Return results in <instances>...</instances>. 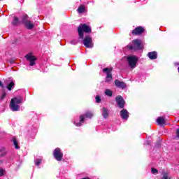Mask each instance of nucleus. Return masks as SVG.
I'll return each mask as SVG.
<instances>
[{"mask_svg":"<svg viewBox=\"0 0 179 179\" xmlns=\"http://www.w3.org/2000/svg\"><path fill=\"white\" fill-rule=\"evenodd\" d=\"M78 31L80 39H84V33H91L92 28L87 24H80L78 28Z\"/></svg>","mask_w":179,"mask_h":179,"instance_id":"nucleus-1","label":"nucleus"},{"mask_svg":"<svg viewBox=\"0 0 179 179\" xmlns=\"http://www.w3.org/2000/svg\"><path fill=\"white\" fill-rule=\"evenodd\" d=\"M29 17L27 14H23L21 17V23L25 26L28 30H31L34 27V24L29 20Z\"/></svg>","mask_w":179,"mask_h":179,"instance_id":"nucleus-2","label":"nucleus"},{"mask_svg":"<svg viewBox=\"0 0 179 179\" xmlns=\"http://www.w3.org/2000/svg\"><path fill=\"white\" fill-rule=\"evenodd\" d=\"M22 98H13L10 101V108L12 111H18L20 108V106L18 104L22 103Z\"/></svg>","mask_w":179,"mask_h":179,"instance_id":"nucleus-3","label":"nucleus"},{"mask_svg":"<svg viewBox=\"0 0 179 179\" xmlns=\"http://www.w3.org/2000/svg\"><path fill=\"white\" fill-rule=\"evenodd\" d=\"M132 45H128L127 48L130 50H141L142 49V41L140 39H134Z\"/></svg>","mask_w":179,"mask_h":179,"instance_id":"nucleus-4","label":"nucleus"},{"mask_svg":"<svg viewBox=\"0 0 179 179\" xmlns=\"http://www.w3.org/2000/svg\"><path fill=\"white\" fill-rule=\"evenodd\" d=\"M127 60L129 66H130V68L131 69H135L136 66V64L138 62V58H137L135 55H133L127 57Z\"/></svg>","mask_w":179,"mask_h":179,"instance_id":"nucleus-5","label":"nucleus"},{"mask_svg":"<svg viewBox=\"0 0 179 179\" xmlns=\"http://www.w3.org/2000/svg\"><path fill=\"white\" fill-rule=\"evenodd\" d=\"M53 156L57 162H62L64 154L59 148H56L53 152Z\"/></svg>","mask_w":179,"mask_h":179,"instance_id":"nucleus-6","label":"nucleus"},{"mask_svg":"<svg viewBox=\"0 0 179 179\" xmlns=\"http://www.w3.org/2000/svg\"><path fill=\"white\" fill-rule=\"evenodd\" d=\"M115 101L117 103V106L119 108H124L125 107V101L121 95H118L115 98Z\"/></svg>","mask_w":179,"mask_h":179,"instance_id":"nucleus-7","label":"nucleus"},{"mask_svg":"<svg viewBox=\"0 0 179 179\" xmlns=\"http://www.w3.org/2000/svg\"><path fill=\"white\" fill-rule=\"evenodd\" d=\"M113 69H108V68H105L103 69V72L106 73L107 76H106V79L105 80V82L108 83H110L111 80H113V76H112V72Z\"/></svg>","mask_w":179,"mask_h":179,"instance_id":"nucleus-8","label":"nucleus"},{"mask_svg":"<svg viewBox=\"0 0 179 179\" xmlns=\"http://www.w3.org/2000/svg\"><path fill=\"white\" fill-rule=\"evenodd\" d=\"M83 44L85 47L92 48L94 45L92 43V38L90 36H85L83 39Z\"/></svg>","mask_w":179,"mask_h":179,"instance_id":"nucleus-9","label":"nucleus"},{"mask_svg":"<svg viewBox=\"0 0 179 179\" xmlns=\"http://www.w3.org/2000/svg\"><path fill=\"white\" fill-rule=\"evenodd\" d=\"M145 31V28L141 26L137 27L136 29L132 30L131 34L133 36H141Z\"/></svg>","mask_w":179,"mask_h":179,"instance_id":"nucleus-10","label":"nucleus"},{"mask_svg":"<svg viewBox=\"0 0 179 179\" xmlns=\"http://www.w3.org/2000/svg\"><path fill=\"white\" fill-rule=\"evenodd\" d=\"M115 86L119 89L124 90L127 87V84L124 81H120L118 80H115Z\"/></svg>","mask_w":179,"mask_h":179,"instance_id":"nucleus-11","label":"nucleus"},{"mask_svg":"<svg viewBox=\"0 0 179 179\" xmlns=\"http://www.w3.org/2000/svg\"><path fill=\"white\" fill-rule=\"evenodd\" d=\"M120 116L122 120L127 121L129 117V112L126 109L122 108V110L120 111Z\"/></svg>","mask_w":179,"mask_h":179,"instance_id":"nucleus-12","label":"nucleus"},{"mask_svg":"<svg viewBox=\"0 0 179 179\" xmlns=\"http://www.w3.org/2000/svg\"><path fill=\"white\" fill-rule=\"evenodd\" d=\"M21 21L19 20V18L17 17V16H14L13 17V22H11L12 25L13 27H17L20 24Z\"/></svg>","mask_w":179,"mask_h":179,"instance_id":"nucleus-13","label":"nucleus"},{"mask_svg":"<svg viewBox=\"0 0 179 179\" xmlns=\"http://www.w3.org/2000/svg\"><path fill=\"white\" fill-rule=\"evenodd\" d=\"M157 56H158L157 52L155 51L148 53V57L150 59H157Z\"/></svg>","mask_w":179,"mask_h":179,"instance_id":"nucleus-14","label":"nucleus"},{"mask_svg":"<svg viewBox=\"0 0 179 179\" xmlns=\"http://www.w3.org/2000/svg\"><path fill=\"white\" fill-rule=\"evenodd\" d=\"M108 115H109V114H108V109L106 107H103L102 108V116L103 117V118L105 120H106L108 117Z\"/></svg>","mask_w":179,"mask_h":179,"instance_id":"nucleus-15","label":"nucleus"},{"mask_svg":"<svg viewBox=\"0 0 179 179\" xmlns=\"http://www.w3.org/2000/svg\"><path fill=\"white\" fill-rule=\"evenodd\" d=\"M157 122L158 125L163 126L165 124V120L163 117H158L157 119Z\"/></svg>","mask_w":179,"mask_h":179,"instance_id":"nucleus-16","label":"nucleus"},{"mask_svg":"<svg viewBox=\"0 0 179 179\" xmlns=\"http://www.w3.org/2000/svg\"><path fill=\"white\" fill-rule=\"evenodd\" d=\"M25 58L27 61H36L37 60V58L35 57V56H33V55H27L25 56Z\"/></svg>","mask_w":179,"mask_h":179,"instance_id":"nucleus-17","label":"nucleus"},{"mask_svg":"<svg viewBox=\"0 0 179 179\" xmlns=\"http://www.w3.org/2000/svg\"><path fill=\"white\" fill-rule=\"evenodd\" d=\"M85 121V115H81L80 116V122L78 123H75V125L77 127L81 126L82 123H83Z\"/></svg>","mask_w":179,"mask_h":179,"instance_id":"nucleus-18","label":"nucleus"},{"mask_svg":"<svg viewBox=\"0 0 179 179\" xmlns=\"http://www.w3.org/2000/svg\"><path fill=\"white\" fill-rule=\"evenodd\" d=\"M15 86V83L13 81H11L10 83H8V85L6 86V88L8 89V91H11L12 88Z\"/></svg>","mask_w":179,"mask_h":179,"instance_id":"nucleus-19","label":"nucleus"},{"mask_svg":"<svg viewBox=\"0 0 179 179\" xmlns=\"http://www.w3.org/2000/svg\"><path fill=\"white\" fill-rule=\"evenodd\" d=\"M13 145L16 150H19L20 147L19 146V143L17 142L16 138H13Z\"/></svg>","mask_w":179,"mask_h":179,"instance_id":"nucleus-20","label":"nucleus"},{"mask_svg":"<svg viewBox=\"0 0 179 179\" xmlns=\"http://www.w3.org/2000/svg\"><path fill=\"white\" fill-rule=\"evenodd\" d=\"M79 13H83L85 10V8L83 5H80L78 8Z\"/></svg>","mask_w":179,"mask_h":179,"instance_id":"nucleus-21","label":"nucleus"},{"mask_svg":"<svg viewBox=\"0 0 179 179\" xmlns=\"http://www.w3.org/2000/svg\"><path fill=\"white\" fill-rule=\"evenodd\" d=\"M85 117L91 119L93 117V113L90 111H87V113H85Z\"/></svg>","mask_w":179,"mask_h":179,"instance_id":"nucleus-22","label":"nucleus"},{"mask_svg":"<svg viewBox=\"0 0 179 179\" xmlns=\"http://www.w3.org/2000/svg\"><path fill=\"white\" fill-rule=\"evenodd\" d=\"M105 94L108 96H113V92L110 90H105Z\"/></svg>","mask_w":179,"mask_h":179,"instance_id":"nucleus-23","label":"nucleus"},{"mask_svg":"<svg viewBox=\"0 0 179 179\" xmlns=\"http://www.w3.org/2000/svg\"><path fill=\"white\" fill-rule=\"evenodd\" d=\"M164 176L162 177L161 179H171L169 177V173L167 172H164L163 173Z\"/></svg>","mask_w":179,"mask_h":179,"instance_id":"nucleus-24","label":"nucleus"},{"mask_svg":"<svg viewBox=\"0 0 179 179\" xmlns=\"http://www.w3.org/2000/svg\"><path fill=\"white\" fill-rule=\"evenodd\" d=\"M95 100L96 101L97 103H100L101 101V96L97 95L96 96H95Z\"/></svg>","mask_w":179,"mask_h":179,"instance_id":"nucleus-25","label":"nucleus"},{"mask_svg":"<svg viewBox=\"0 0 179 179\" xmlns=\"http://www.w3.org/2000/svg\"><path fill=\"white\" fill-rule=\"evenodd\" d=\"M151 172L153 174H156L159 173L158 170L155 168H151Z\"/></svg>","mask_w":179,"mask_h":179,"instance_id":"nucleus-26","label":"nucleus"},{"mask_svg":"<svg viewBox=\"0 0 179 179\" xmlns=\"http://www.w3.org/2000/svg\"><path fill=\"white\" fill-rule=\"evenodd\" d=\"M41 164V159H37L35 161V164L36 166H39Z\"/></svg>","mask_w":179,"mask_h":179,"instance_id":"nucleus-27","label":"nucleus"},{"mask_svg":"<svg viewBox=\"0 0 179 179\" xmlns=\"http://www.w3.org/2000/svg\"><path fill=\"white\" fill-rule=\"evenodd\" d=\"M176 139H179V128L178 129H176Z\"/></svg>","mask_w":179,"mask_h":179,"instance_id":"nucleus-28","label":"nucleus"},{"mask_svg":"<svg viewBox=\"0 0 179 179\" xmlns=\"http://www.w3.org/2000/svg\"><path fill=\"white\" fill-rule=\"evenodd\" d=\"M35 61L36 60H32V61H29L30 62H29V65L31 66H34V65H35Z\"/></svg>","mask_w":179,"mask_h":179,"instance_id":"nucleus-29","label":"nucleus"},{"mask_svg":"<svg viewBox=\"0 0 179 179\" xmlns=\"http://www.w3.org/2000/svg\"><path fill=\"white\" fill-rule=\"evenodd\" d=\"M78 43V41L76 40L71 41V44L76 45Z\"/></svg>","mask_w":179,"mask_h":179,"instance_id":"nucleus-30","label":"nucleus"},{"mask_svg":"<svg viewBox=\"0 0 179 179\" xmlns=\"http://www.w3.org/2000/svg\"><path fill=\"white\" fill-rule=\"evenodd\" d=\"M6 96V93L3 92L1 95V100H3L5 99V97Z\"/></svg>","mask_w":179,"mask_h":179,"instance_id":"nucleus-31","label":"nucleus"},{"mask_svg":"<svg viewBox=\"0 0 179 179\" xmlns=\"http://www.w3.org/2000/svg\"><path fill=\"white\" fill-rule=\"evenodd\" d=\"M0 87H1L2 89L5 88L4 85L2 83L1 81H0Z\"/></svg>","mask_w":179,"mask_h":179,"instance_id":"nucleus-32","label":"nucleus"},{"mask_svg":"<svg viewBox=\"0 0 179 179\" xmlns=\"http://www.w3.org/2000/svg\"><path fill=\"white\" fill-rule=\"evenodd\" d=\"M5 155H6V153H3V154L0 155V156H1V157H3Z\"/></svg>","mask_w":179,"mask_h":179,"instance_id":"nucleus-33","label":"nucleus"},{"mask_svg":"<svg viewBox=\"0 0 179 179\" xmlns=\"http://www.w3.org/2000/svg\"><path fill=\"white\" fill-rule=\"evenodd\" d=\"M81 179H90V178H89V177H85V178H81Z\"/></svg>","mask_w":179,"mask_h":179,"instance_id":"nucleus-34","label":"nucleus"},{"mask_svg":"<svg viewBox=\"0 0 179 179\" xmlns=\"http://www.w3.org/2000/svg\"><path fill=\"white\" fill-rule=\"evenodd\" d=\"M178 72H179V66H178Z\"/></svg>","mask_w":179,"mask_h":179,"instance_id":"nucleus-35","label":"nucleus"}]
</instances>
